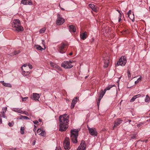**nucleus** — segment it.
<instances>
[{"label":"nucleus","mask_w":150,"mask_h":150,"mask_svg":"<svg viewBox=\"0 0 150 150\" xmlns=\"http://www.w3.org/2000/svg\"><path fill=\"white\" fill-rule=\"evenodd\" d=\"M69 117V116L66 114H64L59 116V117L60 124L59 129V131L61 132L65 131L68 128Z\"/></svg>","instance_id":"f257e3e1"},{"label":"nucleus","mask_w":150,"mask_h":150,"mask_svg":"<svg viewBox=\"0 0 150 150\" xmlns=\"http://www.w3.org/2000/svg\"><path fill=\"white\" fill-rule=\"evenodd\" d=\"M20 24L21 22L19 19L14 20L11 23L12 27L15 28V29H13V30L18 32L22 31L23 29L22 27L20 26Z\"/></svg>","instance_id":"f03ea898"},{"label":"nucleus","mask_w":150,"mask_h":150,"mask_svg":"<svg viewBox=\"0 0 150 150\" xmlns=\"http://www.w3.org/2000/svg\"><path fill=\"white\" fill-rule=\"evenodd\" d=\"M79 131L78 129H72L71 131V139L74 143H76L77 142V138Z\"/></svg>","instance_id":"7ed1b4c3"},{"label":"nucleus","mask_w":150,"mask_h":150,"mask_svg":"<svg viewBox=\"0 0 150 150\" xmlns=\"http://www.w3.org/2000/svg\"><path fill=\"white\" fill-rule=\"evenodd\" d=\"M127 62L126 57L125 56H122L119 59L117 63V65L118 66L121 65L122 66H124Z\"/></svg>","instance_id":"20e7f679"},{"label":"nucleus","mask_w":150,"mask_h":150,"mask_svg":"<svg viewBox=\"0 0 150 150\" xmlns=\"http://www.w3.org/2000/svg\"><path fill=\"white\" fill-rule=\"evenodd\" d=\"M71 63L72 62L70 60L64 61L62 63L61 66L65 69H70L73 66L71 64Z\"/></svg>","instance_id":"39448f33"},{"label":"nucleus","mask_w":150,"mask_h":150,"mask_svg":"<svg viewBox=\"0 0 150 150\" xmlns=\"http://www.w3.org/2000/svg\"><path fill=\"white\" fill-rule=\"evenodd\" d=\"M70 144L69 139L68 137L65 138L63 143V146L64 149L65 150H69L70 149Z\"/></svg>","instance_id":"423d86ee"},{"label":"nucleus","mask_w":150,"mask_h":150,"mask_svg":"<svg viewBox=\"0 0 150 150\" xmlns=\"http://www.w3.org/2000/svg\"><path fill=\"white\" fill-rule=\"evenodd\" d=\"M87 127L89 131V132L91 135L94 137L97 136V132L95 128H90L88 125H87Z\"/></svg>","instance_id":"0eeeda50"},{"label":"nucleus","mask_w":150,"mask_h":150,"mask_svg":"<svg viewBox=\"0 0 150 150\" xmlns=\"http://www.w3.org/2000/svg\"><path fill=\"white\" fill-rule=\"evenodd\" d=\"M86 146L85 144V142L82 140L76 150H86Z\"/></svg>","instance_id":"6e6552de"},{"label":"nucleus","mask_w":150,"mask_h":150,"mask_svg":"<svg viewBox=\"0 0 150 150\" xmlns=\"http://www.w3.org/2000/svg\"><path fill=\"white\" fill-rule=\"evenodd\" d=\"M57 20L56 24L58 25L63 24L64 22V20L60 16L59 14L57 15Z\"/></svg>","instance_id":"1a4fd4ad"},{"label":"nucleus","mask_w":150,"mask_h":150,"mask_svg":"<svg viewBox=\"0 0 150 150\" xmlns=\"http://www.w3.org/2000/svg\"><path fill=\"white\" fill-rule=\"evenodd\" d=\"M122 121L123 120L120 119L118 118L114 122V124L113 127V129H114L115 128L117 127L118 126L122 123Z\"/></svg>","instance_id":"9d476101"},{"label":"nucleus","mask_w":150,"mask_h":150,"mask_svg":"<svg viewBox=\"0 0 150 150\" xmlns=\"http://www.w3.org/2000/svg\"><path fill=\"white\" fill-rule=\"evenodd\" d=\"M30 98L31 99L35 101L38 100L39 98H40V96L39 94L37 93H33L31 95Z\"/></svg>","instance_id":"9b49d317"},{"label":"nucleus","mask_w":150,"mask_h":150,"mask_svg":"<svg viewBox=\"0 0 150 150\" xmlns=\"http://www.w3.org/2000/svg\"><path fill=\"white\" fill-rule=\"evenodd\" d=\"M109 57L108 56H107V57L104 58V64L103 67L104 68H106L108 67L109 63Z\"/></svg>","instance_id":"f8f14e48"},{"label":"nucleus","mask_w":150,"mask_h":150,"mask_svg":"<svg viewBox=\"0 0 150 150\" xmlns=\"http://www.w3.org/2000/svg\"><path fill=\"white\" fill-rule=\"evenodd\" d=\"M66 46V44L64 43H62L61 46L59 48V52L60 53L63 54L66 52V51L64 50V48Z\"/></svg>","instance_id":"ddd939ff"},{"label":"nucleus","mask_w":150,"mask_h":150,"mask_svg":"<svg viewBox=\"0 0 150 150\" xmlns=\"http://www.w3.org/2000/svg\"><path fill=\"white\" fill-rule=\"evenodd\" d=\"M77 100H79V97L77 96L75 97L71 103V108L72 109L74 107L75 104L77 101Z\"/></svg>","instance_id":"4468645a"},{"label":"nucleus","mask_w":150,"mask_h":150,"mask_svg":"<svg viewBox=\"0 0 150 150\" xmlns=\"http://www.w3.org/2000/svg\"><path fill=\"white\" fill-rule=\"evenodd\" d=\"M21 3L24 5H32V4L31 0H22Z\"/></svg>","instance_id":"2eb2a0df"},{"label":"nucleus","mask_w":150,"mask_h":150,"mask_svg":"<svg viewBox=\"0 0 150 150\" xmlns=\"http://www.w3.org/2000/svg\"><path fill=\"white\" fill-rule=\"evenodd\" d=\"M69 31L70 32L75 33L76 31V29L74 25H71L69 26Z\"/></svg>","instance_id":"dca6fc26"},{"label":"nucleus","mask_w":150,"mask_h":150,"mask_svg":"<svg viewBox=\"0 0 150 150\" xmlns=\"http://www.w3.org/2000/svg\"><path fill=\"white\" fill-rule=\"evenodd\" d=\"M13 110L15 112L21 113L22 114H23L24 112H25V111H23L21 110V109L19 108H13Z\"/></svg>","instance_id":"f3484780"},{"label":"nucleus","mask_w":150,"mask_h":150,"mask_svg":"<svg viewBox=\"0 0 150 150\" xmlns=\"http://www.w3.org/2000/svg\"><path fill=\"white\" fill-rule=\"evenodd\" d=\"M141 96V95L140 94H138L134 96L130 100V101L131 102H134L137 98L140 97Z\"/></svg>","instance_id":"a211bd4d"},{"label":"nucleus","mask_w":150,"mask_h":150,"mask_svg":"<svg viewBox=\"0 0 150 150\" xmlns=\"http://www.w3.org/2000/svg\"><path fill=\"white\" fill-rule=\"evenodd\" d=\"M1 82L2 83L3 85L4 86L10 87H11V85L10 83H5L4 81H1Z\"/></svg>","instance_id":"6ab92c4d"},{"label":"nucleus","mask_w":150,"mask_h":150,"mask_svg":"<svg viewBox=\"0 0 150 150\" xmlns=\"http://www.w3.org/2000/svg\"><path fill=\"white\" fill-rule=\"evenodd\" d=\"M86 32H84L82 34L80 35V37L81 39L84 40L86 38Z\"/></svg>","instance_id":"aec40b11"},{"label":"nucleus","mask_w":150,"mask_h":150,"mask_svg":"<svg viewBox=\"0 0 150 150\" xmlns=\"http://www.w3.org/2000/svg\"><path fill=\"white\" fill-rule=\"evenodd\" d=\"M114 86V85H109L104 90L106 91H107L109 90Z\"/></svg>","instance_id":"412c9836"},{"label":"nucleus","mask_w":150,"mask_h":150,"mask_svg":"<svg viewBox=\"0 0 150 150\" xmlns=\"http://www.w3.org/2000/svg\"><path fill=\"white\" fill-rule=\"evenodd\" d=\"M145 101L146 102L149 103L150 101V98L148 95L146 96L145 99Z\"/></svg>","instance_id":"4be33fe9"},{"label":"nucleus","mask_w":150,"mask_h":150,"mask_svg":"<svg viewBox=\"0 0 150 150\" xmlns=\"http://www.w3.org/2000/svg\"><path fill=\"white\" fill-rule=\"evenodd\" d=\"M20 52V51H15L13 52L11 54V56H13L14 55H16L17 54H18Z\"/></svg>","instance_id":"5701e85b"},{"label":"nucleus","mask_w":150,"mask_h":150,"mask_svg":"<svg viewBox=\"0 0 150 150\" xmlns=\"http://www.w3.org/2000/svg\"><path fill=\"white\" fill-rule=\"evenodd\" d=\"M128 17L133 22V20H134V14L133 13L131 14L129 16H128Z\"/></svg>","instance_id":"b1692460"},{"label":"nucleus","mask_w":150,"mask_h":150,"mask_svg":"<svg viewBox=\"0 0 150 150\" xmlns=\"http://www.w3.org/2000/svg\"><path fill=\"white\" fill-rule=\"evenodd\" d=\"M50 64L51 66L52 67L55 68L56 67H57V64H55L54 63L52 62H50Z\"/></svg>","instance_id":"393cba45"},{"label":"nucleus","mask_w":150,"mask_h":150,"mask_svg":"<svg viewBox=\"0 0 150 150\" xmlns=\"http://www.w3.org/2000/svg\"><path fill=\"white\" fill-rule=\"evenodd\" d=\"M36 48L37 50H40L41 51L44 49L42 48V47L40 45H37L36 46Z\"/></svg>","instance_id":"a878e982"},{"label":"nucleus","mask_w":150,"mask_h":150,"mask_svg":"<svg viewBox=\"0 0 150 150\" xmlns=\"http://www.w3.org/2000/svg\"><path fill=\"white\" fill-rule=\"evenodd\" d=\"M106 92V91H105L104 90L103 91V90H101V91L100 93V95L103 96L105 95Z\"/></svg>","instance_id":"bb28decb"},{"label":"nucleus","mask_w":150,"mask_h":150,"mask_svg":"<svg viewBox=\"0 0 150 150\" xmlns=\"http://www.w3.org/2000/svg\"><path fill=\"white\" fill-rule=\"evenodd\" d=\"M27 66V64H25L23 65L22 67H21V70L22 71V72H23V73H25V72H27V73H28L29 72L28 71H23V69L22 68L23 67H26V66Z\"/></svg>","instance_id":"cd10ccee"},{"label":"nucleus","mask_w":150,"mask_h":150,"mask_svg":"<svg viewBox=\"0 0 150 150\" xmlns=\"http://www.w3.org/2000/svg\"><path fill=\"white\" fill-rule=\"evenodd\" d=\"M24 128L23 127H22L21 128V133L22 134H24Z\"/></svg>","instance_id":"c85d7f7f"},{"label":"nucleus","mask_w":150,"mask_h":150,"mask_svg":"<svg viewBox=\"0 0 150 150\" xmlns=\"http://www.w3.org/2000/svg\"><path fill=\"white\" fill-rule=\"evenodd\" d=\"M45 28H43L41 29L39 31V32L40 33H42L45 32Z\"/></svg>","instance_id":"c756f323"},{"label":"nucleus","mask_w":150,"mask_h":150,"mask_svg":"<svg viewBox=\"0 0 150 150\" xmlns=\"http://www.w3.org/2000/svg\"><path fill=\"white\" fill-rule=\"evenodd\" d=\"M142 78L141 77H139L137 80L135 81V83L137 84L138 83L139 81H140L141 80Z\"/></svg>","instance_id":"7c9ffc66"},{"label":"nucleus","mask_w":150,"mask_h":150,"mask_svg":"<svg viewBox=\"0 0 150 150\" xmlns=\"http://www.w3.org/2000/svg\"><path fill=\"white\" fill-rule=\"evenodd\" d=\"M45 134V131H43L42 130L41 132L39 134L42 136H43Z\"/></svg>","instance_id":"2f4dec72"},{"label":"nucleus","mask_w":150,"mask_h":150,"mask_svg":"<svg viewBox=\"0 0 150 150\" xmlns=\"http://www.w3.org/2000/svg\"><path fill=\"white\" fill-rule=\"evenodd\" d=\"M21 119L28 120L29 118L26 116H21Z\"/></svg>","instance_id":"473e14b6"},{"label":"nucleus","mask_w":150,"mask_h":150,"mask_svg":"<svg viewBox=\"0 0 150 150\" xmlns=\"http://www.w3.org/2000/svg\"><path fill=\"white\" fill-rule=\"evenodd\" d=\"M89 7L92 9L95 6L94 4H90L88 5Z\"/></svg>","instance_id":"72a5a7b5"},{"label":"nucleus","mask_w":150,"mask_h":150,"mask_svg":"<svg viewBox=\"0 0 150 150\" xmlns=\"http://www.w3.org/2000/svg\"><path fill=\"white\" fill-rule=\"evenodd\" d=\"M130 138L132 139H134L136 138V136L134 134H131L130 135Z\"/></svg>","instance_id":"f704fd0d"},{"label":"nucleus","mask_w":150,"mask_h":150,"mask_svg":"<svg viewBox=\"0 0 150 150\" xmlns=\"http://www.w3.org/2000/svg\"><path fill=\"white\" fill-rule=\"evenodd\" d=\"M127 75L129 78H130L131 77V73L130 72L129 70L127 71Z\"/></svg>","instance_id":"c9c22d12"},{"label":"nucleus","mask_w":150,"mask_h":150,"mask_svg":"<svg viewBox=\"0 0 150 150\" xmlns=\"http://www.w3.org/2000/svg\"><path fill=\"white\" fill-rule=\"evenodd\" d=\"M14 123L13 122H9L8 124V125L10 127H12Z\"/></svg>","instance_id":"e433bc0d"},{"label":"nucleus","mask_w":150,"mask_h":150,"mask_svg":"<svg viewBox=\"0 0 150 150\" xmlns=\"http://www.w3.org/2000/svg\"><path fill=\"white\" fill-rule=\"evenodd\" d=\"M92 10L93 11L96 12L97 11V9L96 8V6H95L92 9Z\"/></svg>","instance_id":"4c0bfd02"},{"label":"nucleus","mask_w":150,"mask_h":150,"mask_svg":"<svg viewBox=\"0 0 150 150\" xmlns=\"http://www.w3.org/2000/svg\"><path fill=\"white\" fill-rule=\"evenodd\" d=\"M55 68L57 69H58V70H60V71H62V69L61 68L58 66L57 65V67H55Z\"/></svg>","instance_id":"58836bf2"},{"label":"nucleus","mask_w":150,"mask_h":150,"mask_svg":"<svg viewBox=\"0 0 150 150\" xmlns=\"http://www.w3.org/2000/svg\"><path fill=\"white\" fill-rule=\"evenodd\" d=\"M132 11L131 10H129L127 13L128 16H129L131 14H132Z\"/></svg>","instance_id":"ea45409f"},{"label":"nucleus","mask_w":150,"mask_h":150,"mask_svg":"<svg viewBox=\"0 0 150 150\" xmlns=\"http://www.w3.org/2000/svg\"><path fill=\"white\" fill-rule=\"evenodd\" d=\"M22 101H26V99L28 98V97H25L24 98H22Z\"/></svg>","instance_id":"a19ab883"},{"label":"nucleus","mask_w":150,"mask_h":150,"mask_svg":"<svg viewBox=\"0 0 150 150\" xmlns=\"http://www.w3.org/2000/svg\"><path fill=\"white\" fill-rule=\"evenodd\" d=\"M33 123L35 124V125H36L38 123V121L37 120H35V121H33Z\"/></svg>","instance_id":"79ce46f5"},{"label":"nucleus","mask_w":150,"mask_h":150,"mask_svg":"<svg viewBox=\"0 0 150 150\" xmlns=\"http://www.w3.org/2000/svg\"><path fill=\"white\" fill-rule=\"evenodd\" d=\"M7 110V107H5L4 108H3V110L5 111V112H6Z\"/></svg>","instance_id":"37998d69"},{"label":"nucleus","mask_w":150,"mask_h":150,"mask_svg":"<svg viewBox=\"0 0 150 150\" xmlns=\"http://www.w3.org/2000/svg\"><path fill=\"white\" fill-rule=\"evenodd\" d=\"M42 130L41 129H38L37 130V133H40V132H41V131H42Z\"/></svg>","instance_id":"c03bdc74"},{"label":"nucleus","mask_w":150,"mask_h":150,"mask_svg":"<svg viewBox=\"0 0 150 150\" xmlns=\"http://www.w3.org/2000/svg\"><path fill=\"white\" fill-rule=\"evenodd\" d=\"M100 102V101H97V105H98V108H99V107Z\"/></svg>","instance_id":"a18cd8bd"},{"label":"nucleus","mask_w":150,"mask_h":150,"mask_svg":"<svg viewBox=\"0 0 150 150\" xmlns=\"http://www.w3.org/2000/svg\"><path fill=\"white\" fill-rule=\"evenodd\" d=\"M28 66H29V68L30 69H31L32 68V66L31 64H29L28 65Z\"/></svg>","instance_id":"49530a36"},{"label":"nucleus","mask_w":150,"mask_h":150,"mask_svg":"<svg viewBox=\"0 0 150 150\" xmlns=\"http://www.w3.org/2000/svg\"><path fill=\"white\" fill-rule=\"evenodd\" d=\"M34 127L33 129V130L34 131H35L36 129V126L35 125H34Z\"/></svg>","instance_id":"de8ad7c7"},{"label":"nucleus","mask_w":150,"mask_h":150,"mask_svg":"<svg viewBox=\"0 0 150 150\" xmlns=\"http://www.w3.org/2000/svg\"><path fill=\"white\" fill-rule=\"evenodd\" d=\"M25 114V115H29V113L28 112H26L25 111V112H24L23 113V114Z\"/></svg>","instance_id":"09e8293b"},{"label":"nucleus","mask_w":150,"mask_h":150,"mask_svg":"<svg viewBox=\"0 0 150 150\" xmlns=\"http://www.w3.org/2000/svg\"><path fill=\"white\" fill-rule=\"evenodd\" d=\"M42 44L44 46V47H45V43H44V40H42Z\"/></svg>","instance_id":"8fccbe9b"},{"label":"nucleus","mask_w":150,"mask_h":150,"mask_svg":"<svg viewBox=\"0 0 150 150\" xmlns=\"http://www.w3.org/2000/svg\"><path fill=\"white\" fill-rule=\"evenodd\" d=\"M103 96H100V95L99 97V98H98L99 99H101L102 98H103Z\"/></svg>","instance_id":"3c124183"},{"label":"nucleus","mask_w":150,"mask_h":150,"mask_svg":"<svg viewBox=\"0 0 150 150\" xmlns=\"http://www.w3.org/2000/svg\"><path fill=\"white\" fill-rule=\"evenodd\" d=\"M119 13V18H121V16H122V15H121V14L120 13Z\"/></svg>","instance_id":"603ef678"},{"label":"nucleus","mask_w":150,"mask_h":150,"mask_svg":"<svg viewBox=\"0 0 150 150\" xmlns=\"http://www.w3.org/2000/svg\"><path fill=\"white\" fill-rule=\"evenodd\" d=\"M2 122V119L1 117H0V124H1Z\"/></svg>","instance_id":"864d4df0"},{"label":"nucleus","mask_w":150,"mask_h":150,"mask_svg":"<svg viewBox=\"0 0 150 150\" xmlns=\"http://www.w3.org/2000/svg\"><path fill=\"white\" fill-rule=\"evenodd\" d=\"M92 41H91V42H93L94 40V39L93 38H92L91 39Z\"/></svg>","instance_id":"5fc2aeb1"},{"label":"nucleus","mask_w":150,"mask_h":150,"mask_svg":"<svg viewBox=\"0 0 150 150\" xmlns=\"http://www.w3.org/2000/svg\"><path fill=\"white\" fill-rule=\"evenodd\" d=\"M2 117H3L4 118H5V117L4 114H2Z\"/></svg>","instance_id":"6e6d98bb"},{"label":"nucleus","mask_w":150,"mask_h":150,"mask_svg":"<svg viewBox=\"0 0 150 150\" xmlns=\"http://www.w3.org/2000/svg\"><path fill=\"white\" fill-rule=\"evenodd\" d=\"M121 18H119L118 22H120L121 21Z\"/></svg>","instance_id":"4d7b16f0"},{"label":"nucleus","mask_w":150,"mask_h":150,"mask_svg":"<svg viewBox=\"0 0 150 150\" xmlns=\"http://www.w3.org/2000/svg\"><path fill=\"white\" fill-rule=\"evenodd\" d=\"M5 112V111H3L2 112H1V114L2 115V114H4L5 113V112Z\"/></svg>","instance_id":"13d9d810"},{"label":"nucleus","mask_w":150,"mask_h":150,"mask_svg":"<svg viewBox=\"0 0 150 150\" xmlns=\"http://www.w3.org/2000/svg\"><path fill=\"white\" fill-rule=\"evenodd\" d=\"M35 141H33V145H34L35 144Z\"/></svg>","instance_id":"bf43d9fd"},{"label":"nucleus","mask_w":150,"mask_h":150,"mask_svg":"<svg viewBox=\"0 0 150 150\" xmlns=\"http://www.w3.org/2000/svg\"><path fill=\"white\" fill-rule=\"evenodd\" d=\"M148 141V140L146 139V140H144V142H145V143H147Z\"/></svg>","instance_id":"052dcab7"},{"label":"nucleus","mask_w":150,"mask_h":150,"mask_svg":"<svg viewBox=\"0 0 150 150\" xmlns=\"http://www.w3.org/2000/svg\"><path fill=\"white\" fill-rule=\"evenodd\" d=\"M38 121L39 122H42V120L40 119H39V120H38Z\"/></svg>","instance_id":"680f3d73"},{"label":"nucleus","mask_w":150,"mask_h":150,"mask_svg":"<svg viewBox=\"0 0 150 150\" xmlns=\"http://www.w3.org/2000/svg\"><path fill=\"white\" fill-rule=\"evenodd\" d=\"M73 54V53L72 52H70L69 54V55H71L72 54Z\"/></svg>","instance_id":"e2e57ef3"},{"label":"nucleus","mask_w":150,"mask_h":150,"mask_svg":"<svg viewBox=\"0 0 150 150\" xmlns=\"http://www.w3.org/2000/svg\"><path fill=\"white\" fill-rule=\"evenodd\" d=\"M61 9L63 11H64V8H61Z\"/></svg>","instance_id":"0e129e2a"},{"label":"nucleus","mask_w":150,"mask_h":150,"mask_svg":"<svg viewBox=\"0 0 150 150\" xmlns=\"http://www.w3.org/2000/svg\"><path fill=\"white\" fill-rule=\"evenodd\" d=\"M128 121L129 122V123H130V122H131V120H129Z\"/></svg>","instance_id":"69168bd1"},{"label":"nucleus","mask_w":150,"mask_h":150,"mask_svg":"<svg viewBox=\"0 0 150 150\" xmlns=\"http://www.w3.org/2000/svg\"><path fill=\"white\" fill-rule=\"evenodd\" d=\"M116 11H118V13H120V11L119 10H116Z\"/></svg>","instance_id":"338daca9"},{"label":"nucleus","mask_w":150,"mask_h":150,"mask_svg":"<svg viewBox=\"0 0 150 150\" xmlns=\"http://www.w3.org/2000/svg\"><path fill=\"white\" fill-rule=\"evenodd\" d=\"M100 100H101V99L98 98V101L100 102Z\"/></svg>","instance_id":"774afa93"}]
</instances>
